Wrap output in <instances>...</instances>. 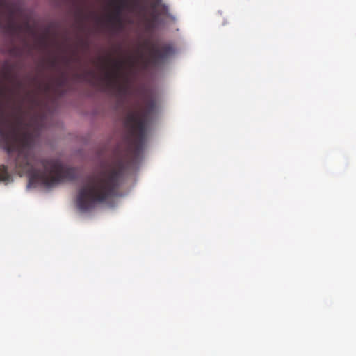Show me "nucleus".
<instances>
[{
	"mask_svg": "<svg viewBox=\"0 0 356 356\" xmlns=\"http://www.w3.org/2000/svg\"><path fill=\"white\" fill-rule=\"evenodd\" d=\"M10 53L13 55H19V50L17 47H13L11 50H10Z\"/></svg>",
	"mask_w": 356,
	"mask_h": 356,
	"instance_id": "obj_12",
	"label": "nucleus"
},
{
	"mask_svg": "<svg viewBox=\"0 0 356 356\" xmlns=\"http://www.w3.org/2000/svg\"><path fill=\"white\" fill-rule=\"evenodd\" d=\"M13 181L11 175L8 173L7 167L0 165V182L6 184Z\"/></svg>",
	"mask_w": 356,
	"mask_h": 356,
	"instance_id": "obj_8",
	"label": "nucleus"
},
{
	"mask_svg": "<svg viewBox=\"0 0 356 356\" xmlns=\"http://www.w3.org/2000/svg\"><path fill=\"white\" fill-rule=\"evenodd\" d=\"M111 3L114 6L113 13L121 16L122 8L126 5V0H113Z\"/></svg>",
	"mask_w": 356,
	"mask_h": 356,
	"instance_id": "obj_9",
	"label": "nucleus"
},
{
	"mask_svg": "<svg viewBox=\"0 0 356 356\" xmlns=\"http://www.w3.org/2000/svg\"><path fill=\"white\" fill-rule=\"evenodd\" d=\"M68 81V77L65 73L63 72L60 77L56 79V82L59 86H64Z\"/></svg>",
	"mask_w": 356,
	"mask_h": 356,
	"instance_id": "obj_11",
	"label": "nucleus"
},
{
	"mask_svg": "<svg viewBox=\"0 0 356 356\" xmlns=\"http://www.w3.org/2000/svg\"><path fill=\"white\" fill-rule=\"evenodd\" d=\"M65 63H66V65H69L70 64V60L67 59V58H65Z\"/></svg>",
	"mask_w": 356,
	"mask_h": 356,
	"instance_id": "obj_15",
	"label": "nucleus"
},
{
	"mask_svg": "<svg viewBox=\"0 0 356 356\" xmlns=\"http://www.w3.org/2000/svg\"><path fill=\"white\" fill-rule=\"evenodd\" d=\"M102 67L107 69L108 63H112L111 71L106 72L105 77L110 85L118 87L120 92L126 93L129 88L130 79L127 73L122 72L125 61L120 60L103 59L101 58Z\"/></svg>",
	"mask_w": 356,
	"mask_h": 356,
	"instance_id": "obj_3",
	"label": "nucleus"
},
{
	"mask_svg": "<svg viewBox=\"0 0 356 356\" xmlns=\"http://www.w3.org/2000/svg\"><path fill=\"white\" fill-rule=\"evenodd\" d=\"M55 113H0L1 143L19 172L26 174L29 187H51L74 181L75 168L56 159L38 158L32 150L42 131L50 127Z\"/></svg>",
	"mask_w": 356,
	"mask_h": 356,
	"instance_id": "obj_1",
	"label": "nucleus"
},
{
	"mask_svg": "<svg viewBox=\"0 0 356 356\" xmlns=\"http://www.w3.org/2000/svg\"><path fill=\"white\" fill-rule=\"evenodd\" d=\"M108 20L112 24H118L121 25L122 19L120 15H117V14L112 13L108 17Z\"/></svg>",
	"mask_w": 356,
	"mask_h": 356,
	"instance_id": "obj_10",
	"label": "nucleus"
},
{
	"mask_svg": "<svg viewBox=\"0 0 356 356\" xmlns=\"http://www.w3.org/2000/svg\"><path fill=\"white\" fill-rule=\"evenodd\" d=\"M15 9V5L8 0H0V14L8 15L10 22L8 23L6 29L7 31L13 35L18 34L21 31V26L13 20Z\"/></svg>",
	"mask_w": 356,
	"mask_h": 356,
	"instance_id": "obj_6",
	"label": "nucleus"
},
{
	"mask_svg": "<svg viewBox=\"0 0 356 356\" xmlns=\"http://www.w3.org/2000/svg\"><path fill=\"white\" fill-rule=\"evenodd\" d=\"M88 74H92V72H88Z\"/></svg>",
	"mask_w": 356,
	"mask_h": 356,
	"instance_id": "obj_18",
	"label": "nucleus"
},
{
	"mask_svg": "<svg viewBox=\"0 0 356 356\" xmlns=\"http://www.w3.org/2000/svg\"><path fill=\"white\" fill-rule=\"evenodd\" d=\"M13 69L14 65L9 64L8 62L3 63L0 74L4 81H7L15 76L13 73Z\"/></svg>",
	"mask_w": 356,
	"mask_h": 356,
	"instance_id": "obj_7",
	"label": "nucleus"
},
{
	"mask_svg": "<svg viewBox=\"0 0 356 356\" xmlns=\"http://www.w3.org/2000/svg\"><path fill=\"white\" fill-rule=\"evenodd\" d=\"M45 88H46V91H47V89H48V86H47V83H46Z\"/></svg>",
	"mask_w": 356,
	"mask_h": 356,
	"instance_id": "obj_17",
	"label": "nucleus"
},
{
	"mask_svg": "<svg viewBox=\"0 0 356 356\" xmlns=\"http://www.w3.org/2000/svg\"><path fill=\"white\" fill-rule=\"evenodd\" d=\"M145 46L148 49V55L143 60L145 67L162 64L174 53L173 47L168 43H149L147 42Z\"/></svg>",
	"mask_w": 356,
	"mask_h": 356,
	"instance_id": "obj_4",
	"label": "nucleus"
},
{
	"mask_svg": "<svg viewBox=\"0 0 356 356\" xmlns=\"http://www.w3.org/2000/svg\"><path fill=\"white\" fill-rule=\"evenodd\" d=\"M50 64L52 67H55L56 65V60L53 59L52 60H51Z\"/></svg>",
	"mask_w": 356,
	"mask_h": 356,
	"instance_id": "obj_14",
	"label": "nucleus"
},
{
	"mask_svg": "<svg viewBox=\"0 0 356 356\" xmlns=\"http://www.w3.org/2000/svg\"><path fill=\"white\" fill-rule=\"evenodd\" d=\"M76 77H80V76H81V75H80V74H76Z\"/></svg>",
	"mask_w": 356,
	"mask_h": 356,
	"instance_id": "obj_16",
	"label": "nucleus"
},
{
	"mask_svg": "<svg viewBox=\"0 0 356 356\" xmlns=\"http://www.w3.org/2000/svg\"><path fill=\"white\" fill-rule=\"evenodd\" d=\"M4 83L0 80V102L11 99L15 96L19 95L23 87V83L14 76Z\"/></svg>",
	"mask_w": 356,
	"mask_h": 356,
	"instance_id": "obj_5",
	"label": "nucleus"
},
{
	"mask_svg": "<svg viewBox=\"0 0 356 356\" xmlns=\"http://www.w3.org/2000/svg\"><path fill=\"white\" fill-rule=\"evenodd\" d=\"M128 64H129L130 67H132L134 66V60L131 58L128 60Z\"/></svg>",
	"mask_w": 356,
	"mask_h": 356,
	"instance_id": "obj_13",
	"label": "nucleus"
},
{
	"mask_svg": "<svg viewBox=\"0 0 356 356\" xmlns=\"http://www.w3.org/2000/svg\"><path fill=\"white\" fill-rule=\"evenodd\" d=\"M127 113L124 149H118L108 168L90 176L79 190L77 207L83 212L115 196L125 169L136 164L141 156L147 138L149 122L145 115H138L140 113Z\"/></svg>",
	"mask_w": 356,
	"mask_h": 356,
	"instance_id": "obj_2",
	"label": "nucleus"
}]
</instances>
